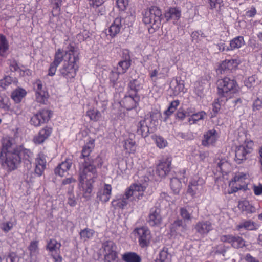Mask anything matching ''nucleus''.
<instances>
[{
    "mask_svg": "<svg viewBox=\"0 0 262 262\" xmlns=\"http://www.w3.org/2000/svg\"><path fill=\"white\" fill-rule=\"evenodd\" d=\"M33 157V154L30 150L16 145L13 138L6 137L2 139L0 159L8 170L16 169L21 162L26 165L27 168H30Z\"/></svg>",
    "mask_w": 262,
    "mask_h": 262,
    "instance_id": "1",
    "label": "nucleus"
},
{
    "mask_svg": "<svg viewBox=\"0 0 262 262\" xmlns=\"http://www.w3.org/2000/svg\"><path fill=\"white\" fill-rule=\"evenodd\" d=\"M94 147V140H90L85 145L81 151L80 159L84 160L80 167L79 181L85 193H90L92 189V184L97 177L96 168L102 166V158L97 156L95 158L89 157L92 149Z\"/></svg>",
    "mask_w": 262,
    "mask_h": 262,
    "instance_id": "2",
    "label": "nucleus"
},
{
    "mask_svg": "<svg viewBox=\"0 0 262 262\" xmlns=\"http://www.w3.org/2000/svg\"><path fill=\"white\" fill-rule=\"evenodd\" d=\"M162 19L161 10L159 7L153 6L149 8L148 11L145 12L143 22L148 25L149 32L153 33L160 28Z\"/></svg>",
    "mask_w": 262,
    "mask_h": 262,
    "instance_id": "3",
    "label": "nucleus"
},
{
    "mask_svg": "<svg viewBox=\"0 0 262 262\" xmlns=\"http://www.w3.org/2000/svg\"><path fill=\"white\" fill-rule=\"evenodd\" d=\"M238 85L234 78L226 77L218 81L217 94L219 96L228 99L231 95L238 91Z\"/></svg>",
    "mask_w": 262,
    "mask_h": 262,
    "instance_id": "4",
    "label": "nucleus"
},
{
    "mask_svg": "<svg viewBox=\"0 0 262 262\" xmlns=\"http://www.w3.org/2000/svg\"><path fill=\"white\" fill-rule=\"evenodd\" d=\"M134 21V17L132 15H128L125 17L121 16L116 17L108 28V35L112 37H115L121 30L126 28L129 27Z\"/></svg>",
    "mask_w": 262,
    "mask_h": 262,
    "instance_id": "5",
    "label": "nucleus"
},
{
    "mask_svg": "<svg viewBox=\"0 0 262 262\" xmlns=\"http://www.w3.org/2000/svg\"><path fill=\"white\" fill-rule=\"evenodd\" d=\"M78 62L79 61L76 60L74 57L64 59L62 66L59 69L60 75L68 80L74 78L78 69Z\"/></svg>",
    "mask_w": 262,
    "mask_h": 262,
    "instance_id": "6",
    "label": "nucleus"
},
{
    "mask_svg": "<svg viewBox=\"0 0 262 262\" xmlns=\"http://www.w3.org/2000/svg\"><path fill=\"white\" fill-rule=\"evenodd\" d=\"M102 248L104 252V262H117L118 252L116 244L112 240L103 242Z\"/></svg>",
    "mask_w": 262,
    "mask_h": 262,
    "instance_id": "7",
    "label": "nucleus"
},
{
    "mask_svg": "<svg viewBox=\"0 0 262 262\" xmlns=\"http://www.w3.org/2000/svg\"><path fill=\"white\" fill-rule=\"evenodd\" d=\"M145 189V185L141 184H133L125 190L126 198H128L130 201L140 200L142 198Z\"/></svg>",
    "mask_w": 262,
    "mask_h": 262,
    "instance_id": "8",
    "label": "nucleus"
},
{
    "mask_svg": "<svg viewBox=\"0 0 262 262\" xmlns=\"http://www.w3.org/2000/svg\"><path fill=\"white\" fill-rule=\"evenodd\" d=\"M52 115V112L50 110L42 109L32 117L31 123L35 126H39L48 122Z\"/></svg>",
    "mask_w": 262,
    "mask_h": 262,
    "instance_id": "9",
    "label": "nucleus"
},
{
    "mask_svg": "<svg viewBox=\"0 0 262 262\" xmlns=\"http://www.w3.org/2000/svg\"><path fill=\"white\" fill-rule=\"evenodd\" d=\"M135 235L138 238L139 245L142 248L147 246L151 239V234L149 230L146 227L136 228L134 230Z\"/></svg>",
    "mask_w": 262,
    "mask_h": 262,
    "instance_id": "10",
    "label": "nucleus"
},
{
    "mask_svg": "<svg viewBox=\"0 0 262 262\" xmlns=\"http://www.w3.org/2000/svg\"><path fill=\"white\" fill-rule=\"evenodd\" d=\"M220 239L222 242L230 244L232 247L236 249L242 248L245 246V241L239 236L223 235L220 236Z\"/></svg>",
    "mask_w": 262,
    "mask_h": 262,
    "instance_id": "11",
    "label": "nucleus"
},
{
    "mask_svg": "<svg viewBox=\"0 0 262 262\" xmlns=\"http://www.w3.org/2000/svg\"><path fill=\"white\" fill-rule=\"evenodd\" d=\"M140 99L139 95L127 94V92H126L120 104L127 110H132L135 108L138 105Z\"/></svg>",
    "mask_w": 262,
    "mask_h": 262,
    "instance_id": "12",
    "label": "nucleus"
},
{
    "mask_svg": "<svg viewBox=\"0 0 262 262\" xmlns=\"http://www.w3.org/2000/svg\"><path fill=\"white\" fill-rule=\"evenodd\" d=\"M172 159L170 157H165L160 160L157 165L156 172L160 177H165L171 170Z\"/></svg>",
    "mask_w": 262,
    "mask_h": 262,
    "instance_id": "13",
    "label": "nucleus"
},
{
    "mask_svg": "<svg viewBox=\"0 0 262 262\" xmlns=\"http://www.w3.org/2000/svg\"><path fill=\"white\" fill-rule=\"evenodd\" d=\"M220 136L215 129H209L204 133L202 144L205 147L214 146Z\"/></svg>",
    "mask_w": 262,
    "mask_h": 262,
    "instance_id": "14",
    "label": "nucleus"
},
{
    "mask_svg": "<svg viewBox=\"0 0 262 262\" xmlns=\"http://www.w3.org/2000/svg\"><path fill=\"white\" fill-rule=\"evenodd\" d=\"M162 221L161 215V209L157 207H154L150 209L147 219V222L150 226H157L160 225Z\"/></svg>",
    "mask_w": 262,
    "mask_h": 262,
    "instance_id": "15",
    "label": "nucleus"
},
{
    "mask_svg": "<svg viewBox=\"0 0 262 262\" xmlns=\"http://www.w3.org/2000/svg\"><path fill=\"white\" fill-rule=\"evenodd\" d=\"M34 88L36 91L37 101L41 103H45L47 99L48 94L41 80H37L34 84Z\"/></svg>",
    "mask_w": 262,
    "mask_h": 262,
    "instance_id": "16",
    "label": "nucleus"
},
{
    "mask_svg": "<svg viewBox=\"0 0 262 262\" xmlns=\"http://www.w3.org/2000/svg\"><path fill=\"white\" fill-rule=\"evenodd\" d=\"M164 17L167 21H172L177 24L181 17V10L179 7H170L165 11Z\"/></svg>",
    "mask_w": 262,
    "mask_h": 262,
    "instance_id": "17",
    "label": "nucleus"
},
{
    "mask_svg": "<svg viewBox=\"0 0 262 262\" xmlns=\"http://www.w3.org/2000/svg\"><path fill=\"white\" fill-rule=\"evenodd\" d=\"M187 230V226L183 224V221L177 219L170 225V231L172 235H180L184 236V234Z\"/></svg>",
    "mask_w": 262,
    "mask_h": 262,
    "instance_id": "18",
    "label": "nucleus"
},
{
    "mask_svg": "<svg viewBox=\"0 0 262 262\" xmlns=\"http://www.w3.org/2000/svg\"><path fill=\"white\" fill-rule=\"evenodd\" d=\"M149 120L150 122H151L152 116L150 115V118H145L144 120L139 121L137 125V133L138 135H141L142 137L145 138L152 132V128L148 126L147 121Z\"/></svg>",
    "mask_w": 262,
    "mask_h": 262,
    "instance_id": "19",
    "label": "nucleus"
},
{
    "mask_svg": "<svg viewBox=\"0 0 262 262\" xmlns=\"http://www.w3.org/2000/svg\"><path fill=\"white\" fill-rule=\"evenodd\" d=\"M252 148L248 145H241L237 147L235 150V161L238 164L242 163L246 159L247 154L251 152Z\"/></svg>",
    "mask_w": 262,
    "mask_h": 262,
    "instance_id": "20",
    "label": "nucleus"
},
{
    "mask_svg": "<svg viewBox=\"0 0 262 262\" xmlns=\"http://www.w3.org/2000/svg\"><path fill=\"white\" fill-rule=\"evenodd\" d=\"M112 186L110 184H105L103 188L99 189L97 193V200L102 203L108 201L111 195Z\"/></svg>",
    "mask_w": 262,
    "mask_h": 262,
    "instance_id": "21",
    "label": "nucleus"
},
{
    "mask_svg": "<svg viewBox=\"0 0 262 262\" xmlns=\"http://www.w3.org/2000/svg\"><path fill=\"white\" fill-rule=\"evenodd\" d=\"M52 129L46 126L42 128L33 138V141L35 144L43 143L51 135Z\"/></svg>",
    "mask_w": 262,
    "mask_h": 262,
    "instance_id": "22",
    "label": "nucleus"
},
{
    "mask_svg": "<svg viewBox=\"0 0 262 262\" xmlns=\"http://www.w3.org/2000/svg\"><path fill=\"white\" fill-rule=\"evenodd\" d=\"M46 156L42 152L39 153L35 160V173L38 176L43 173L46 167Z\"/></svg>",
    "mask_w": 262,
    "mask_h": 262,
    "instance_id": "23",
    "label": "nucleus"
},
{
    "mask_svg": "<svg viewBox=\"0 0 262 262\" xmlns=\"http://www.w3.org/2000/svg\"><path fill=\"white\" fill-rule=\"evenodd\" d=\"M194 229L196 233L201 236H204L212 230L213 227L212 224L209 221H204L198 222L195 225Z\"/></svg>",
    "mask_w": 262,
    "mask_h": 262,
    "instance_id": "24",
    "label": "nucleus"
},
{
    "mask_svg": "<svg viewBox=\"0 0 262 262\" xmlns=\"http://www.w3.org/2000/svg\"><path fill=\"white\" fill-rule=\"evenodd\" d=\"M72 160L67 158L56 167L54 169L55 174L60 177H63L65 172H67L71 167Z\"/></svg>",
    "mask_w": 262,
    "mask_h": 262,
    "instance_id": "25",
    "label": "nucleus"
},
{
    "mask_svg": "<svg viewBox=\"0 0 262 262\" xmlns=\"http://www.w3.org/2000/svg\"><path fill=\"white\" fill-rule=\"evenodd\" d=\"M142 88V84L140 80L134 79L130 80L127 86V94H132L135 95H139L138 92Z\"/></svg>",
    "mask_w": 262,
    "mask_h": 262,
    "instance_id": "26",
    "label": "nucleus"
},
{
    "mask_svg": "<svg viewBox=\"0 0 262 262\" xmlns=\"http://www.w3.org/2000/svg\"><path fill=\"white\" fill-rule=\"evenodd\" d=\"M245 45L244 37L242 36H236L230 41L229 49L228 50L233 51L238 49Z\"/></svg>",
    "mask_w": 262,
    "mask_h": 262,
    "instance_id": "27",
    "label": "nucleus"
},
{
    "mask_svg": "<svg viewBox=\"0 0 262 262\" xmlns=\"http://www.w3.org/2000/svg\"><path fill=\"white\" fill-rule=\"evenodd\" d=\"M227 100L228 98L224 97H222L221 96H219V97L214 100L212 103L213 114L211 115V117H214L216 116L221 109V105L223 103L227 101Z\"/></svg>",
    "mask_w": 262,
    "mask_h": 262,
    "instance_id": "28",
    "label": "nucleus"
},
{
    "mask_svg": "<svg viewBox=\"0 0 262 262\" xmlns=\"http://www.w3.org/2000/svg\"><path fill=\"white\" fill-rule=\"evenodd\" d=\"M61 246L60 243L58 242L55 239L52 238L47 242L46 249L51 254H53L60 252Z\"/></svg>",
    "mask_w": 262,
    "mask_h": 262,
    "instance_id": "29",
    "label": "nucleus"
},
{
    "mask_svg": "<svg viewBox=\"0 0 262 262\" xmlns=\"http://www.w3.org/2000/svg\"><path fill=\"white\" fill-rule=\"evenodd\" d=\"M128 199L126 198V194L124 193L120 198L113 200L111 202V205L115 209L117 208L123 209L128 204Z\"/></svg>",
    "mask_w": 262,
    "mask_h": 262,
    "instance_id": "30",
    "label": "nucleus"
},
{
    "mask_svg": "<svg viewBox=\"0 0 262 262\" xmlns=\"http://www.w3.org/2000/svg\"><path fill=\"white\" fill-rule=\"evenodd\" d=\"M170 88L173 91L174 95H178L180 92H183L184 89V82L181 80L176 79L170 82Z\"/></svg>",
    "mask_w": 262,
    "mask_h": 262,
    "instance_id": "31",
    "label": "nucleus"
},
{
    "mask_svg": "<svg viewBox=\"0 0 262 262\" xmlns=\"http://www.w3.org/2000/svg\"><path fill=\"white\" fill-rule=\"evenodd\" d=\"M188 116H189L188 122L190 125H192L196 124L201 120H203L204 117L206 116V113L204 111H202L191 115L188 114Z\"/></svg>",
    "mask_w": 262,
    "mask_h": 262,
    "instance_id": "32",
    "label": "nucleus"
},
{
    "mask_svg": "<svg viewBox=\"0 0 262 262\" xmlns=\"http://www.w3.org/2000/svg\"><path fill=\"white\" fill-rule=\"evenodd\" d=\"M66 55L68 58H72V57H75L76 60L79 61L78 48L75 47L74 43L69 44L67 48V49L64 51Z\"/></svg>",
    "mask_w": 262,
    "mask_h": 262,
    "instance_id": "33",
    "label": "nucleus"
},
{
    "mask_svg": "<svg viewBox=\"0 0 262 262\" xmlns=\"http://www.w3.org/2000/svg\"><path fill=\"white\" fill-rule=\"evenodd\" d=\"M239 64L237 59L225 60L220 66L221 70L224 71L226 69L232 70L236 68Z\"/></svg>",
    "mask_w": 262,
    "mask_h": 262,
    "instance_id": "34",
    "label": "nucleus"
},
{
    "mask_svg": "<svg viewBox=\"0 0 262 262\" xmlns=\"http://www.w3.org/2000/svg\"><path fill=\"white\" fill-rule=\"evenodd\" d=\"M202 188V186L199 185L198 182L195 180H191L189 184L187 193L194 197L199 193V188Z\"/></svg>",
    "mask_w": 262,
    "mask_h": 262,
    "instance_id": "35",
    "label": "nucleus"
},
{
    "mask_svg": "<svg viewBox=\"0 0 262 262\" xmlns=\"http://www.w3.org/2000/svg\"><path fill=\"white\" fill-rule=\"evenodd\" d=\"M122 260L125 262H141L139 255L134 252H127L122 255Z\"/></svg>",
    "mask_w": 262,
    "mask_h": 262,
    "instance_id": "36",
    "label": "nucleus"
},
{
    "mask_svg": "<svg viewBox=\"0 0 262 262\" xmlns=\"http://www.w3.org/2000/svg\"><path fill=\"white\" fill-rule=\"evenodd\" d=\"M238 208L242 211H246L248 213H252L255 211V208L247 201H241L238 203Z\"/></svg>",
    "mask_w": 262,
    "mask_h": 262,
    "instance_id": "37",
    "label": "nucleus"
},
{
    "mask_svg": "<svg viewBox=\"0 0 262 262\" xmlns=\"http://www.w3.org/2000/svg\"><path fill=\"white\" fill-rule=\"evenodd\" d=\"M8 49V41L6 36L3 34H0V56L4 57L5 52Z\"/></svg>",
    "mask_w": 262,
    "mask_h": 262,
    "instance_id": "38",
    "label": "nucleus"
},
{
    "mask_svg": "<svg viewBox=\"0 0 262 262\" xmlns=\"http://www.w3.org/2000/svg\"><path fill=\"white\" fill-rule=\"evenodd\" d=\"M64 56L66 57L65 59H68V57L64 53V51L58 49L55 52L54 61L52 62L59 66L63 61Z\"/></svg>",
    "mask_w": 262,
    "mask_h": 262,
    "instance_id": "39",
    "label": "nucleus"
},
{
    "mask_svg": "<svg viewBox=\"0 0 262 262\" xmlns=\"http://www.w3.org/2000/svg\"><path fill=\"white\" fill-rule=\"evenodd\" d=\"M26 92L23 89L15 90L11 95V98L16 103L20 102L21 99L26 95Z\"/></svg>",
    "mask_w": 262,
    "mask_h": 262,
    "instance_id": "40",
    "label": "nucleus"
},
{
    "mask_svg": "<svg viewBox=\"0 0 262 262\" xmlns=\"http://www.w3.org/2000/svg\"><path fill=\"white\" fill-rule=\"evenodd\" d=\"M131 66V62L120 60L117 64V71L119 73L123 74L126 72Z\"/></svg>",
    "mask_w": 262,
    "mask_h": 262,
    "instance_id": "41",
    "label": "nucleus"
},
{
    "mask_svg": "<svg viewBox=\"0 0 262 262\" xmlns=\"http://www.w3.org/2000/svg\"><path fill=\"white\" fill-rule=\"evenodd\" d=\"M15 81L16 78H13L9 76H5L3 79L0 80V88L2 90H5L8 86Z\"/></svg>",
    "mask_w": 262,
    "mask_h": 262,
    "instance_id": "42",
    "label": "nucleus"
},
{
    "mask_svg": "<svg viewBox=\"0 0 262 262\" xmlns=\"http://www.w3.org/2000/svg\"><path fill=\"white\" fill-rule=\"evenodd\" d=\"M19 258L14 252H10L8 255L0 256V262H19Z\"/></svg>",
    "mask_w": 262,
    "mask_h": 262,
    "instance_id": "43",
    "label": "nucleus"
},
{
    "mask_svg": "<svg viewBox=\"0 0 262 262\" xmlns=\"http://www.w3.org/2000/svg\"><path fill=\"white\" fill-rule=\"evenodd\" d=\"M94 233L95 231L94 230L86 228L82 230L79 235L82 239L86 241L91 238L94 236Z\"/></svg>",
    "mask_w": 262,
    "mask_h": 262,
    "instance_id": "44",
    "label": "nucleus"
},
{
    "mask_svg": "<svg viewBox=\"0 0 262 262\" xmlns=\"http://www.w3.org/2000/svg\"><path fill=\"white\" fill-rule=\"evenodd\" d=\"M181 182L177 178H173L170 180V187L174 193H179L181 188Z\"/></svg>",
    "mask_w": 262,
    "mask_h": 262,
    "instance_id": "45",
    "label": "nucleus"
},
{
    "mask_svg": "<svg viewBox=\"0 0 262 262\" xmlns=\"http://www.w3.org/2000/svg\"><path fill=\"white\" fill-rule=\"evenodd\" d=\"M238 228H244L247 230H253L257 229V226L254 222L251 221H247L239 224L238 225Z\"/></svg>",
    "mask_w": 262,
    "mask_h": 262,
    "instance_id": "46",
    "label": "nucleus"
},
{
    "mask_svg": "<svg viewBox=\"0 0 262 262\" xmlns=\"http://www.w3.org/2000/svg\"><path fill=\"white\" fill-rule=\"evenodd\" d=\"M123 146L129 152H133L136 150L135 142L131 139L125 140Z\"/></svg>",
    "mask_w": 262,
    "mask_h": 262,
    "instance_id": "47",
    "label": "nucleus"
},
{
    "mask_svg": "<svg viewBox=\"0 0 262 262\" xmlns=\"http://www.w3.org/2000/svg\"><path fill=\"white\" fill-rule=\"evenodd\" d=\"M0 108L4 111L10 109V100L6 96H0Z\"/></svg>",
    "mask_w": 262,
    "mask_h": 262,
    "instance_id": "48",
    "label": "nucleus"
},
{
    "mask_svg": "<svg viewBox=\"0 0 262 262\" xmlns=\"http://www.w3.org/2000/svg\"><path fill=\"white\" fill-rule=\"evenodd\" d=\"M180 102L178 100L172 101L168 108L165 111V115H166L167 117H168L175 112Z\"/></svg>",
    "mask_w": 262,
    "mask_h": 262,
    "instance_id": "49",
    "label": "nucleus"
},
{
    "mask_svg": "<svg viewBox=\"0 0 262 262\" xmlns=\"http://www.w3.org/2000/svg\"><path fill=\"white\" fill-rule=\"evenodd\" d=\"M28 249L30 251L31 257L35 256L38 254V246L37 241H32Z\"/></svg>",
    "mask_w": 262,
    "mask_h": 262,
    "instance_id": "50",
    "label": "nucleus"
},
{
    "mask_svg": "<svg viewBox=\"0 0 262 262\" xmlns=\"http://www.w3.org/2000/svg\"><path fill=\"white\" fill-rule=\"evenodd\" d=\"M208 1L209 2L210 9H216V11H219L221 7L224 6V3L223 0Z\"/></svg>",
    "mask_w": 262,
    "mask_h": 262,
    "instance_id": "51",
    "label": "nucleus"
},
{
    "mask_svg": "<svg viewBox=\"0 0 262 262\" xmlns=\"http://www.w3.org/2000/svg\"><path fill=\"white\" fill-rule=\"evenodd\" d=\"M120 73L117 72L112 71L109 75L110 83L111 86L115 88L119 79Z\"/></svg>",
    "mask_w": 262,
    "mask_h": 262,
    "instance_id": "52",
    "label": "nucleus"
},
{
    "mask_svg": "<svg viewBox=\"0 0 262 262\" xmlns=\"http://www.w3.org/2000/svg\"><path fill=\"white\" fill-rule=\"evenodd\" d=\"M86 115L89 117L91 120L96 121L99 119L100 113L97 110H92L86 112Z\"/></svg>",
    "mask_w": 262,
    "mask_h": 262,
    "instance_id": "53",
    "label": "nucleus"
},
{
    "mask_svg": "<svg viewBox=\"0 0 262 262\" xmlns=\"http://www.w3.org/2000/svg\"><path fill=\"white\" fill-rule=\"evenodd\" d=\"M13 226V223L12 221H9L1 224L0 228L5 233H8L12 229Z\"/></svg>",
    "mask_w": 262,
    "mask_h": 262,
    "instance_id": "54",
    "label": "nucleus"
},
{
    "mask_svg": "<svg viewBox=\"0 0 262 262\" xmlns=\"http://www.w3.org/2000/svg\"><path fill=\"white\" fill-rule=\"evenodd\" d=\"M180 214L184 220H190L191 219V214L186 207H182L180 210Z\"/></svg>",
    "mask_w": 262,
    "mask_h": 262,
    "instance_id": "55",
    "label": "nucleus"
},
{
    "mask_svg": "<svg viewBox=\"0 0 262 262\" xmlns=\"http://www.w3.org/2000/svg\"><path fill=\"white\" fill-rule=\"evenodd\" d=\"M168 249L164 248L159 253V257L163 262H168L169 260V254L168 253Z\"/></svg>",
    "mask_w": 262,
    "mask_h": 262,
    "instance_id": "56",
    "label": "nucleus"
},
{
    "mask_svg": "<svg viewBox=\"0 0 262 262\" xmlns=\"http://www.w3.org/2000/svg\"><path fill=\"white\" fill-rule=\"evenodd\" d=\"M256 77L255 75H252L251 76L249 77L245 81V85L246 87L249 89H251L253 87L256 81Z\"/></svg>",
    "mask_w": 262,
    "mask_h": 262,
    "instance_id": "57",
    "label": "nucleus"
},
{
    "mask_svg": "<svg viewBox=\"0 0 262 262\" xmlns=\"http://www.w3.org/2000/svg\"><path fill=\"white\" fill-rule=\"evenodd\" d=\"M177 136L178 137L187 140H191L194 138V136L191 132H178Z\"/></svg>",
    "mask_w": 262,
    "mask_h": 262,
    "instance_id": "58",
    "label": "nucleus"
},
{
    "mask_svg": "<svg viewBox=\"0 0 262 262\" xmlns=\"http://www.w3.org/2000/svg\"><path fill=\"white\" fill-rule=\"evenodd\" d=\"M155 141L158 147L163 148L166 146L167 141L161 136L155 137Z\"/></svg>",
    "mask_w": 262,
    "mask_h": 262,
    "instance_id": "59",
    "label": "nucleus"
},
{
    "mask_svg": "<svg viewBox=\"0 0 262 262\" xmlns=\"http://www.w3.org/2000/svg\"><path fill=\"white\" fill-rule=\"evenodd\" d=\"M246 177V174L244 173H239L236 174L233 179L230 182V184L233 182L236 183L237 182L242 183L243 181L245 180Z\"/></svg>",
    "mask_w": 262,
    "mask_h": 262,
    "instance_id": "60",
    "label": "nucleus"
},
{
    "mask_svg": "<svg viewBox=\"0 0 262 262\" xmlns=\"http://www.w3.org/2000/svg\"><path fill=\"white\" fill-rule=\"evenodd\" d=\"M122 61H127L131 62L130 51L128 49H123L121 54Z\"/></svg>",
    "mask_w": 262,
    "mask_h": 262,
    "instance_id": "61",
    "label": "nucleus"
},
{
    "mask_svg": "<svg viewBox=\"0 0 262 262\" xmlns=\"http://www.w3.org/2000/svg\"><path fill=\"white\" fill-rule=\"evenodd\" d=\"M129 0H116L117 5L120 10L124 11L128 5Z\"/></svg>",
    "mask_w": 262,
    "mask_h": 262,
    "instance_id": "62",
    "label": "nucleus"
},
{
    "mask_svg": "<svg viewBox=\"0 0 262 262\" xmlns=\"http://www.w3.org/2000/svg\"><path fill=\"white\" fill-rule=\"evenodd\" d=\"M169 68L167 67H163L159 73V78L165 79L168 76Z\"/></svg>",
    "mask_w": 262,
    "mask_h": 262,
    "instance_id": "63",
    "label": "nucleus"
},
{
    "mask_svg": "<svg viewBox=\"0 0 262 262\" xmlns=\"http://www.w3.org/2000/svg\"><path fill=\"white\" fill-rule=\"evenodd\" d=\"M188 115L186 112L182 109H179L176 114V119L179 120H183Z\"/></svg>",
    "mask_w": 262,
    "mask_h": 262,
    "instance_id": "64",
    "label": "nucleus"
}]
</instances>
